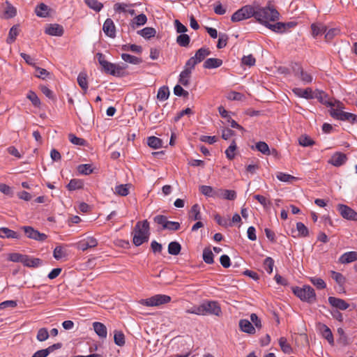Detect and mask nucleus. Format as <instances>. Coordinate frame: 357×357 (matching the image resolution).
Returning a JSON list of instances; mask_svg holds the SVG:
<instances>
[{
    "label": "nucleus",
    "mask_w": 357,
    "mask_h": 357,
    "mask_svg": "<svg viewBox=\"0 0 357 357\" xmlns=\"http://www.w3.org/2000/svg\"><path fill=\"white\" fill-rule=\"evenodd\" d=\"M255 149L262 154L270 155L271 151L268 145L265 142H259L255 144Z\"/></svg>",
    "instance_id": "79ce46f5"
},
{
    "label": "nucleus",
    "mask_w": 357,
    "mask_h": 357,
    "mask_svg": "<svg viewBox=\"0 0 357 357\" xmlns=\"http://www.w3.org/2000/svg\"><path fill=\"white\" fill-rule=\"evenodd\" d=\"M181 246L176 241L169 243L168 245V252L172 255H177L181 252Z\"/></svg>",
    "instance_id": "37998d69"
},
{
    "label": "nucleus",
    "mask_w": 357,
    "mask_h": 357,
    "mask_svg": "<svg viewBox=\"0 0 357 357\" xmlns=\"http://www.w3.org/2000/svg\"><path fill=\"white\" fill-rule=\"evenodd\" d=\"M93 328L95 333L98 335L100 338H106L107 335V330L106 326L100 322H93Z\"/></svg>",
    "instance_id": "aec40b11"
},
{
    "label": "nucleus",
    "mask_w": 357,
    "mask_h": 357,
    "mask_svg": "<svg viewBox=\"0 0 357 357\" xmlns=\"http://www.w3.org/2000/svg\"><path fill=\"white\" fill-rule=\"evenodd\" d=\"M26 236L31 239L37 241L43 242L47 238V236L44 233H40L31 226H24L22 227Z\"/></svg>",
    "instance_id": "9d476101"
},
{
    "label": "nucleus",
    "mask_w": 357,
    "mask_h": 357,
    "mask_svg": "<svg viewBox=\"0 0 357 357\" xmlns=\"http://www.w3.org/2000/svg\"><path fill=\"white\" fill-rule=\"evenodd\" d=\"M189 217L192 220H200L202 219V215L200 213V206L199 204H194L190 211Z\"/></svg>",
    "instance_id": "c756f323"
},
{
    "label": "nucleus",
    "mask_w": 357,
    "mask_h": 357,
    "mask_svg": "<svg viewBox=\"0 0 357 357\" xmlns=\"http://www.w3.org/2000/svg\"><path fill=\"white\" fill-rule=\"evenodd\" d=\"M228 36L225 33H220L219 38L217 44V47L218 49L224 48L227 43Z\"/></svg>",
    "instance_id": "69168bd1"
},
{
    "label": "nucleus",
    "mask_w": 357,
    "mask_h": 357,
    "mask_svg": "<svg viewBox=\"0 0 357 357\" xmlns=\"http://www.w3.org/2000/svg\"><path fill=\"white\" fill-rule=\"evenodd\" d=\"M98 63L103 68L104 71L109 75L116 77H123L125 75L126 66L123 63H113L105 59V56L102 53H97Z\"/></svg>",
    "instance_id": "f03ea898"
},
{
    "label": "nucleus",
    "mask_w": 357,
    "mask_h": 357,
    "mask_svg": "<svg viewBox=\"0 0 357 357\" xmlns=\"http://www.w3.org/2000/svg\"><path fill=\"white\" fill-rule=\"evenodd\" d=\"M137 33L146 39H149L155 36L156 31L152 27H145L138 31Z\"/></svg>",
    "instance_id": "7c9ffc66"
},
{
    "label": "nucleus",
    "mask_w": 357,
    "mask_h": 357,
    "mask_svg": "<svg viewBox=\"0 0 357 357\" xmlns=\"http://www.w3.org/2000/svg\"><path fill=\"white\" fill-rule=\"evenodd\" d=\"M298 142L299 144L303 147L310 146L314 144V142L307 136H301Z\"/></svg>",
    "instance_id": "e2e57ef3"
},
{
    "label": "nucleus",
    "mask_w": 357,
    "mask_h": 357,
    "mask_svg": "<svg viewBox=\"0 0 357 357\" xmlns=\"http://www.w3.org/2000/svg\"><path fill=\"white\" fill-rule=\"evenodd\" d=\"M102 30L106 36L110 38L116 36V27L112 19L107 18L102 26Z\"/></svg>",
    "instance_id": "dca6fc26"
},
{
    "label": "nucleus",
    "mask_w": 357,
    "mask_h": 357,
    "mask_svg": "<svg viewBox=\"0 0 357 357\" xmlns=\"http://www.w3.org/2000/svg\"><path fill=\"white\" fill-rule=\"evenodd\" d=\"M218 197L227 200H234L236 198V192L233 190H218Z\"/></svg>",
    "instance_id": "393cba45"
},
{
    "label": "nucleus",
    "mask_w": 357,
    "mask_h": 357,
    "mask_svg": "<svg viewBox=\"0 0 357 357\" xmlns=\"http://www.w3.org/2000/svg\"><path fill=\"white\" fill-rule=\"evenodd\" d=\"M311 29L312 36L315 38L324 33L326 31L327 28L321 23H313L311 24Z\"/></svg>",
    "instance_id": "a878e982"
},
{
    "label": "nucleus",
    "mask_w": 357,
    "mask_h": 357,
    "mask_svg": "<svg viewBox=\"0 0 357 357\" xmlns=\"http://www.w3.org/2000/svg\"><path fill=\"white\" fill-rule=\"evenodd\" d=\"M211 54V51L208 47H202L199 49L194 56L190 57L188 61V66L195 67V66L204 61L207 56Z\"/></svg>",
    "instance_id": "6e6552de"
},
{
    "label": "nucleus",
    "mask_w": 357,
    "mask_h": 357,
    "mask_svg": "<svg viewBox=\"0 0 357 357\" xmlns=\"http://www.w3.org/2000/svg\"><path fill=\"white\" fill-rule=\"evenodd\" d=\"M185 312L188 314H193L204 316L202 303L199 305H194L190 308L186 309Z\"/></svg>",
    "instance_id": "6e6d98bb"
},
{
    "label": "nucleus",
    "mask_w": 357,
    "mask_h": 357,
    "mask_svg": "<svg viewBox=\"0 0 357 357\" xmlns=\"http://www.w3.org/2000/svg\"><path fill=\"white\" fill-rule=\"evenodd\" d=\"M49 333L46 328H41L38 331L36 339L39 342H44L49 338Z\"/></svg>",
    "instance_id": "864d4df0"
},
{
    "label": "nucleus",
    "mask_w": 357,
    "mask_h": 357,
    "mask_svg": "<svg viewBox=\"0 0 357 357\" xmlns=\"http://www.w3.org/2000/svg\"><path fill=\"white\" fill-rule=\"evenodd\" d=\"M294 294L302 301L312 303L316 301V294L312 287L304 285L302 287H296L292 289Z\"/></svg>",
    "instance_id": "20e7f679"
},
{
    "label": "nucleus",
    "mask_w": 357,
    "mask_h": 357,
    "mask_svg": "<svg viewBox=\"0 0 357 357\" xmlns=\"http://www.w3.org/2000/svg\"><path fill=\"white\" fill-rule=\"evenodd\" d=\"M21 263L27 267H38L40 265L41 261L38 258H34L23 255Z\"/></svg>",
    "instance_id": "6ab92c4d"
},
{
    "label": "nucleus",
    "mask_w": 357,
    "mask_h": 357,
    "mask_svg": "<svg viewBox=\"0 0 357 357\" xmlns=\"http://www.w3.org/2000/svg\"><path fill=\"white\" fill-rule=\"evenodd\" d=\"M296 229L300 236L305 237L308 236L309 231L307 227L302 222H299L296 223Z\"/></svg>",
    "instance_id": "680f3d73"
},
{
    "label": "nucleus",
    "mask_w": 357,
    "mask_h": 357,
    "mask_svg": "<svg viewBox=\"0 0 357 357\" xmlns=\"http://www.w3.org/2000/svg\"><path fill=\"white\" fill-rule=\"evenodd\" d=\"M279 13L273 6L268 4L266 6L255 7L254 17L261 24L266 26L270 22H275L279 18Z\"/></svg>",
    "instance_id": "f257e3e1"
},
{
    "label": "nucleus",
    "mask_w": 357,
    "mask_h": 357,
    "mask_svg": "<svg viewBox=\"0 0 357 357\" xmlns=\"http://www.w3.org/2000/svg\"><path fill=\"white\" fill-rule=\"evenodd\" d=\"M169 96V90L167 86H163L159 88L157 98L160 101H165L168 99Z\"/></svg>",
    "instance_id": "4c0bfd02"
},
{
    "label": "nucleus",
    "mask_w": 357,
    "mask_h": 357,
    "mask_svg": "<svg viewBox=\"0 0 357 357\" xmlns=\"http://www.w3.org/2000/svg\"><path fill=\"white\" fill-rule=\"evenodd\" d=\"M319 331L331 345L334 344V338L331 330L326 324H319Z\"/></svg>",
    "instance_id": "a211bd4d"
},
{
    "label": "nucleus",
    "mask_w": 357,
    "mask_h": 357,
    "mask_svg": "<svg viewBox=\"0 0 357 357\" xmlns=\"http://www.w3.org/2000/svg\"><path fill=\"white\" fill-rule=\"evenodd\" d=\"M337 209L344 219L357 221V212L347 205L339 204L337 206Z\"/></svg>",
    "instance_id": "1a4fd4ad"
},
{
    "label": "nucleus",
    "mask_w": 357,
    "mask_h": 357,
    "mask_svg": "<svg viewBox=\"0 0 357 357\" xmlns=\"http://www.w3.org/2000/svg\"><path fill=\"white\" fill-rule=\"evenodd\" d=\"M194 68V66H188V61H186L184 69L181 72L178 77V82L184 86L189 85L191 74Z\"/></svg>",
    "instance_id": "f8f14e48"
},
{
    "label": "nucleus",
    "mask_w": 357,
    "mask_h": 357,
    "mask_svg": "<svg viewBox=\"0 0 357 357\" xmlns=\"http://www.w3.org/2000/svg\"><path fill=\"white\" fill-rule=\"evenodd\" d=\"M146 21H147V17H146V15L140 14V15H138L137 16H136L133 19V20L131 23V26L133 29H135L136 26H140L145 24L146 23Z\"/></svg>",
    "instance_id": "c9c22d12"
},
{
    "label": "nucleus",
    "mask_w": 357,
    "mask_h": 357,
    "mask_svg": "<svg viewBox=\"0 0 357 357\" xmlns=\"http://www.w3.org/2000/svg\"><path fill=\"white\" fill-rule=\"evenodd\" d=\"M19 234L7 227L0 228V238H19Z\"/></svg>",
    "instance_id": "cd10ccee"
},
{
    "label": "nucleus",
    "mask_w": 357,
    "mask_h": 357,
    "mask_svg": "<svg viewBox=\"0 0 357 357\" xmlns=\"http://www.w3.org/2000/svg\"><path fill=\"white\" fill-rule=\"evenodd\" d=\"M121 56L125 62L134 65H138L142 61V59L126 53H123Z\"/></svg>",
    "instance_id": "2f4dec72"
},
{
    "label": "nucleus",
    "mask_w": 357,
    "mask_h": 357,
    "mask_svg": "<svg viewBox=\"0 0 357 357\" xmlns=\"http://www.w3.org/2000/svg\"><path fill=\"white\" fill-rule=\"evenodd\" d=\"M222 60L217 58H209L205 60L203 67L206 69L217 68L221 66Z\"/></svg>",
    "instance_id": "b1692460"
},
{
    "label": "nucleus",
    "mask_w": 357,
    "mask_h": 357,
    "mask_svg": "<svg viewBox=\"0 0 357 357\" xmlns=\"http://www.w3.org/2000/svg\"><path fill=\"white\" fill-rule=\"evenodd\" d=\"M122 50L123 51H131V52H137V53H139L142 52V48L141 46L139 45H135V44H132V45H124L122 46Z\"/></svg>",
    "instance_id": "0e129e2a"
},
{
    "label": "nucleus",
    "mask_w": 357,
    "mask_h": 357,
    "mask_svg": "<svg viewBox=\"0 0 357 357\" xmlns=\"http://www.w3.org/2000/svg\"><path fill=\"white\" fill-rule=\"evenodd\" d=\"M49 8L45 3H40L36 6L35 12L38 17H45L48 15Z\"/></svg>",
    "instance_id": "a19ab883"
},
{
    "label": "nucleus",
    "mask_w": 357,
    "mask_h": 357,
    "mask_svg": "<svg viewBox=\"0 0 357 357\" xmlns=\"http://www.w3.org/2000/svg\"><path fill=\"white\" fill-rule=\"evenodd\" d=\"M114 192L121 196H126L129 193V185L121 184L115 187Z\"/></svg>",
    "instance_id": "49530a36"
},
{
    "label": "nucleus",
    "mask_w": 357,
    "mask_h": 357,
    "mask_svg": "<svg viewBox=\"0 0 357 357\" xmlns=\"http://www.w3.org/2000/svg\"><path fill=\"white\" fill-rule=\"evenodd\" d=\"M236 150V144L235 141H233L225 151V155L229 160H232L234 158Z\"/></svg>",
    "instance_id": "5fc2aeb1"
},
{
    "label": "nucleus",
    "mask_w": 357,
    "mask_h": 357,
    "mask_svg": "<svg viewBox=\"0 0 357 357\" xmlns=\"http://www.w3.org/2000/svg\"><path fill=\"white\" fill-rule=\"evenodd\" d=\"M133 234V243L136 246H139L145 242H147L149 238V223L146 220L142 222H138L132 232Z\"/></svg>",
    "instance_id": "7ed1b4c3"
},
{
    "label": "nucleus",
    "mask_w": 357,
    "mask_h": 357,
    "mask_svg": "<svg viewBox=\"0 0 357 357\" xmlns=\"http://www.w3.org/2000/svg\"><path fill=\"white\" fill-rule=\"evenodd\" d=\"M27 98L32 102L35 107H39L40 105V99L36 93L32 91H29L26 96Z\"/></svg>",
    "instance_id": "bf43d9fd"
},
{
    "label": "nucleus",
    "mask_w": 357,
    "mask_h": 357,
    "mask_svg": "<svg viewBox=\"0 0 357 357\" xmlns=\"http://www.w3.org/2000/svg\"><path fill=\"white\" fill-rule=\"evenodd\" d=\"M199 191L207 197H218V190H215L211 186L201 185Z\"/></svg>",
    "instance_id": "bb28decb"
},
{
    "label": "nucleus",
    "mask_w": 357,
    "mask_h": 357,
    "mask_svg": "<svg viewBox=\"0 0 357 357\" xmlns=\"http://www.w3.org/2000/svg\"><path fill=\"white\" fill-rule=\"evenodd\" d=\"M333 104H335L334 107H336V108H332L330 111V114L333 118L339 120L342 112V104L339 101H335Z\"/></svg>",
    "instance_id": "f704fd0d"
},
{
    "label": "nucleus",
    "mask_w": 357,
    "mask_h": 357,
    "mask_svg": "<svg viewBox=\"0 0 357 357\" xmlns=\"http://www.w3.org/2000/svg\"><path fill=\"white\" fill-rule=\"evenodd\" d=\"M204 316L207 314L219 317L221 314V307L217 301H205L202 303Z\"/></svg>",
    "instance_id": "0eeeda50"
},
{
    "label": "nucleus",
    "mask_w": 357,
    "mask_h": 357,
    "mask_svg": "<svg viewBox=\"0 0 357 357\" xmlns=\"http://www.w3.org/2000/svg\"><path fill=\"white\" fill-rule=\"evenodd\" d=\"M77 171L83 175H89L93 172V168L90 164H82L77 167Z\"/></svg>",
    "instance_id": "603ef678"
},
{
    "label": "nucleus",
    "mask_w": 357,
    "mask_h": 357,
    "mask_svg": "<svg viewBox=\"0 0 357 357\" xmlns=\"http://www.w3.org/2000/svg\"><path fill=\"white\" fill-rule=\"evenodd\" d=\"M310 280L319 289H324L326 287V282L320 278H310Z\"/></svg>",
    "instance_id": "4d7b16f0"
},
{
    "label": "nucleus",
    "mask_w": 357,
    "mask_h": 357,
    "mask_svg": "<svg viewBox=\"0 0 357 357\" xmlns=\"http://www.w3.org/2000/svg\"><path fill=\"white\" fill-rule=\"evenodd\" d=\"M203 260L208 264H212L214 262L213 254L210 248H205L204 250Z\"/></svg>",
    "instance_id": "09e8293b"
},
{
    "label": "nucleus",
    "mask_w": 357,
    "mask_h": 357,
    "mask_svg": "<svg viewBox=\"0 0 357 357\" xmlns=\"http://www.w3.org/2000/svg\"><path fill=\"white\" fill-rule=\"evenodd\" d=\"M293 93L299 98H303L305 99H314V92L312 90L311 88H306L303 89L301 88H294L292 90Z\"/></svg>",
    "instance_id": "2eb2a0df"
},
{
    "label": "nucleus",
    "mask_w": 357,
    "mask_h": 357,
    "mask_svg": "<svg viewBox=\"0 0 357 357\" xmlns=\"http://www.w3.org/2000/svg\"><path fill=\"white\" fill-rule=\"evenodd\" d=\"M266 27L275 33H282L285 32L284 29V22H276L275 24L269 23Z\"/></svg>",
    "instance_id": "a18cd8bd"
},
{
    "label": "nucleus",
    "mask_w": 357,
    "mask_h": 357,
    "mask_svg": "<svg viewBox=\"0 0 357 357\" xmlns=\"http://www.w3.org/2000/svg\"><path fill=\"white\" fill-rule=\"evenodd\" d=\"M239 328L243 332L248 334H254L255 333V328L248 319H241L239 321Z\"/></svg>",
    "instance_id": "412c9836"
},
{
    "label": "nucleus",
    "mask_w": 357,
    "mask_h": 357,
    "mask_svg": "<svg viewBox=\"0 0 357 357\" xmlns=\"http://www.w3.org/2000/svg\"><path fill=\"white\" fill-rule=\"evenodd\" d=\"M263 266L267 273H272L274 266V260L271 257H267L264 261Z\"/></svg>",
    "instance_id": "3c124183"
},
{
    "label": "nucleus",
    "mask_w": 357,
    "mask_h": 357,
    "mask_svg": "<svg viewBox=\"0 0 357 357\" xmlns=\"http://www.w3.org/2000/svg\"><path fill=\"white\" fill-rule=\"evenodd\" d=\"M98 245V241L96 238L92 236H87L80 241L76 244L75 247L77 249L82 251H85L88 249L95 248Z\"/></svg>",
    "instance_id": "9b49d317"
},
{
    "label": "nucleus",
    "mask_w": 357,
    "mask_h": 357,
    "mask_svg": "<svg viewBox=\"0 0 357 357\" xmlns=\"http://www.w3.org/2000/svg\"><path fill=\"white\" fill-rule=\"evenodd\" d=\"M147 144L151 148L156 149L161 148L163 143L162 139L160 138L155 136H151L148 137Z\"/></svg>",
    "instance_id": "72a5a7b5"
},
{
    "label": "nucleus",
    "mask_w": 357,
    "mask_h": 357,
    "mask_svg": "<svg viewBox=\"0 0 357 357\" xmlns=\"http://www.w3.org/2000/svg\"><path fill=\"white\" fill-rule=\"evenodd\" d=\"M20 33V26L18 24L13 25L9 31L8 37L6 39L8 44H12L16 39Z\"/></svg>",
    "instance_id": "c85d7f7f"
},
{
    "label": "nucleus",
    "mask_w": 357,
    "mask_h": 357,
    "mask_svg": "<svg viewBox=\"0 0 357 357\" xmlns=\"http://www.w3.org/2000/svg\"><path fill=\"white\" fill-rule=\"evenodd\" d=\"M347 161V156L342 153H335L331 159L330 162L335 166L339 167L343 165Z\"/></svg>",
    "instance_id": "5701e85b"
},
{
    "label": "nucleus",
    "mask_w": 357,
    "mask_h": 357,
    "mask_svg": "<svg viewBox=\"0 0 357 357\" xmlns=\"http://www.w3.org/2000/svg\"><path fill=\"white\" fill-rule=\"evenodd\" d=\"M295 76L300 79L304 84H310L313 80V76L311 73L304 70L301 67H298L295 70Z\"/></svg>",
    "instance_id": "ddd939ff"
},
{
    "label": "nucleus",
    "mask_w": 357,
    "mask_h": 357,
    "mask_svg": "<svg viewBox=\"0 0 357 357\" xmlns=\"http://www.w3.org/2000/svg\"><path fill=\"white\" fill-rule=\"evenodd\" d=\"M77 83L84 91H86L88 89L87 75L85 73L81 72L78 75Z\"/></svg>",
    "instance_id": "58836bf2"
},
{
    "label": "nucleus",
    "mask_w": 357,
    "mask_h": 357,
    "mask_svg": "<svg viewBox=\"0 0 357 357\" xmlns=\"http://www.w3.org/2000/svg\"><path fill=\"white\" fill-rule=\"evenodd\" d=\"M53 256L56 260H59L65 257L66 253L61 246H56L53 251Z\"/></svg>",
    "instance_id": "052dcab7"
},
{
    "label": "nucleus",
    "mask_w": 357,
    "mask_h": 357,
    "mask_svg": "<svg viewBox=\"0 0 357 357\" xmlns=\"http://www.w3.org/2000/svg\"><path fill=\"white\" fill-rule=\"evenodd\" d=\"M114 343L119 347H123L125 344V335L122 331H114Z\"/></svg>",
    "instance_id": "c03bdc74"
},
{
    "label": "nucleus",
    "mask_w": 357,
    "mask_h": 357,
    "mask_svg": "<svg viewBox=\"0 0 357 357\" xmlns=\"http://www.w3.org/2000/svg\"><path fill=\"white\" fill-rule=\"evenodd\" d=\"M190 41V38L188 35L185 33L180 34L176 38V43L181 46V47H187Z\"/></svg>",
    "instance_id": "de8ad7c7"
},
{
    "label": "nucleus",
    "mask_w": 357,
    "mask_h": 357,
    "mask_svg": "<svg viewBox=\"0 0 357 357\" xmlns=\"http://www.w3.org/2000/svg\"><path fill=\"white\" fill-rule=\"evenodd\" d=\"M276 178L282 182H287V183H290V182L298 180V178H296L294 176H291L287 173L280 172L277 173Z\"/></svg>",
    "instance_id": "e433bc0d"
},
{
    "label": "nucleus",
    "mask_w": 357,
    "mask_h": 357,
    "mask_svg": "<svg viewBox=\"0 0 357 357\" xmlns=\"http://www.w3.org/2000/svg\"><path fill=\"white\" fill-rule=\"evenodd\" d=\"M279 344L282 349V351L284 354H290L292 352V348L290 344L287 342V340L285 337H282L279 339Z\"/></svg>",
    "instance_id": "ea45409f"
},
{
    "label": "nucleus",
    "mask_w": 357,
    "mask_h": 357,
    "mask_svg": "<svg viewBox=\"0 0 357 357\" xmlns=\"http://www.w3.org/2000/svg\"><path fill=\"white\" fill-rule=\"evenodd\" d=\"M357 260V252L354 251L347 252L339 258L341 264H349Z\"/></svg>",
    "instance_id": "4be33fe9"
},
{
    "label": "nucleus",
    "mask_w": 357,
    "mask_h": 357,
    "mask_svg": "<svg viewBox=\"0 0 357 357\" xmlns=\"http://www.w3.org/2000/svg\"><path fill=\"white\" fill-rule=\"evenodd\" d=\"M254 198L257 200L264 208L268 207L271 204V201L263 195H255Z\"/></svg>",
    "instance_id": "338daca9"
},
{
    "label": "nucleus",
    "mask_w": 357,
    "mask_h": 357,
    "mask_svg": "<svg viewBox=\"0 0 357 357\" xmlns=\"http://www.w3.org/2000/svg\"><path fill=\"white\" fill-rule=\"evenodd\" d=\"M326 98L327 95L322 91L317 90L314 92V98L318 99L321 103L327 106H335V104H333L332 101L325 100Z\"/></svg>",
    "instance_id": "473e14b6"
},
{
    "label": "nucleus",
    "mask_w": 357,
    "mask_h": 357,
    "mask_svg": "<svg viewBox=\"0 0 357 357\" xmlns=\"http://www.w3.org/2000/svg\"><path fill=\"white\" fill-rule=\"evenodd\" d=\"M328 300L331 306L340 310H345L349 307V303L342 298L330 296Z\"/></svg>",
    "instance_id": "f3484780"
},
{
    "label": "nucleus",
    "mask_w": 357,
    "mask_h": 357,
    "mask_svg": "<svg viewBox=\"0 0 357 357\" xmlns=\"http://www.w3.org/2000/svg\"><path fill=\"white\" fill-rule=\"evenodd\" d=\"M87 6L95 11H100L102 8V4L97 0H85Z\"/></svg>",
    "instance_id": "13d9d810"
},
{
    "label": "nucleus",
    "mask_w": 357,
    "mask_h": 357,
    "mask_svg": "<svg viewBox=\"0 0 357 357\" xmlns=\"http://www.w3.org/2000/svg\"><path fill=\"white\" fill-rule=\"evenodd\" d=\"M83 187V182L79 179H72L67 185L69 190L81 189Z\"/></svg>",
    "instance_id": "8fccbe9b"
},
{
    "label": "nucleus",
    "mask_w": 357,
    "mask_h": 357,
    "mask_svg": "<svg viewBox=\"0 0 357 357\" xmlns=\"http://www.w3.org/2000/svg\"><path fill=\"white\" fill-rule=\"evenodd\" d=\"M255 7L246 5L236 10L231 17V20L233 22H240L244 20L254 17Z\"/></svg>",
    "instance_id": "423d86ee"
},
{
    "label": "nucleus",
    "mask_w": 357,
    "mask_h": 357,
    "mask_svg": "<svg viewBox=\"0 0 357 357\" xmlns=\"http://www.w3.org/2000/svg\"><path fill=\"white\" fill-rule=\"evenodd\" d=\"M255 58L252 55L244 56L242 58V63L248 66H253L255 64Z\"/></svg>",
    "instance_id": "774afa93"
},
{
    "label": "nucleus",
    "mask_w": 357,
    "mask_h": 357,
    "mask_svg": "<svg viewBox=\"0 0 357 357\" xmlns=\"http://www.w3.org/2000/svg\"><path fill=\"white\" fill-rule=\"evenodd\" d=\"M45 33L50 36H61L63 34V28L58 24H50L45 27Z\"/></svg>",
    "instance_id": "4468645a"
},
{
    "label": "nucleus",
    "mask_w": 357,
    "mask_h": 357,
    "mask_svg": "<svg viewBox=\"0 0 357 357\" xmlns=\"http://www.w3.org/2000/svg\"><path fill=\"white\" fill-rule=\"evenodd\" d=\"M171 301V297L165 294H156L146 299H141L139 303L144 306L155 307Z\"/></svg>",
    "instance_id": "39448f33"
}]
</instances>
